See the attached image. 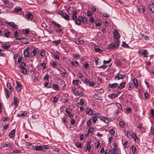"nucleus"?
Segmentation results:
<instances>
[{"mask_svg":"<svg viewBox=\"0 0 154 154\" xmlns=\"http://www.w3.org/2000/svg\"><path fill=\"white\" fill-rule=\"evenodd\" d=\"M49 148L47 145L35 146L34 149L35 151H43L45 149H48Z\"/></svg>","mask_w":154,"mask_h":154,"instance_id":"nucleus-1","label":"nucleus"},{"mask_svg":"<svg viewBox=\"0 0 154 154\" xmlns=\"http://www.w3.org/2000/svg\"><path fill=\"white\" fill-rule=\"evenodd\" d=\"M114 43H111L109 47V49H112L114 48L118 47L119 45V40L118 39H115Z\"/></svg>","mask_w":154,"mask_h":154,"instance_id":"nucleus-2","label":"nucleus"},{"mask_svg":"<svg viewBox=\"0 0 154 154\" xmlns=\"http://www.w3.org/2000/svg\"><path fill=\"white\" fill-rule=\"evenodd\" d=\"M26 65L25 63L23 62L21 63L20 65V71L22 73L24 74H26L27 72V70L25 67Z\"/></svg>","mask_w":154,"mask_h":154,"instance_id":"nucleus-3","label":"nucleus"},{"mask_svg":"<svg viewBox=\"0 0 154 154\" xmlns=\"http://www.w3.org/2000/svg\"><path fill=\"white\" fill-rule=\"evenodd\" d=\"M139 54L140 55L143 56L145 57H148L149 56L148 52L146 50L140 51Z\"/></svg>","mask_w":154,"mask_h":154,"instance_id":"nucleus-4","label":"nucleus"},{"mask_svg":"<svg viewBox=\"0 0 154 154\" xmlns=\"http://www.w3.org/2000/svg\"><path fill=\"white\" fill-rule=\"evenodd\" d=\"M65 110L66 113L69 118H72L73 117V115L71 114L72 109L68 107Z\"/></svg>","mask_w":154,"mask_h":154,"instance_id":"nucleus-5","label":"nucleus"},{"mask_svg":"<svg viewBox=\"0 0 154 154\" xmlns=\"http://www.w3.org/2000/svg\"><path fill=\"white\" fill-rule=\"evenodd\" d=\"M29 48L27 47L24 50L23 54L25 57H28L30 56V53L29 51Z\"/></svg>","mask_w":154,"mask_h":154,"instance_id":"nucleus-6","label":"nucleus"},{"mask_svg":"<svg viewBox=\"0 0 154 154\" xmlns=\"http://www.w3.org/2000/svg\"><path fill=\"white\" fill-rule=\"evenodd\" d=\"M6 24L10 26L11 27L14 29H17L18 28L17 25H15L14 22H7Z\"/></svg>","mask_w":154,"mask_h":154,"instance_id":"nucleus-7","label":"nucleus"},{"mask_svg":"<svg viewBox=\"0 0 154 154\" xmlns=\"http://www.w3.org/2000/svg\"><path fill=\"white\" fill-rule=\"evenodd\" d=\"M125 75H123L122 74H120L119 73L117 74L115 76V80H119L121 79H123Z\"/></svg>","mask_w":154,"mask_h":154,"instance_id":"nucleus-8","label":"nucleus"},{"mask_svg":"<svg viewBox=\"0 0 154 154\" xmlns=\"http://www.w3.org/2000/svg\"><path fill=\"white\" fill-rule=\"evenodd\" d=\"M16 83L17 84V86L16 87V90L18 92H20L22 88V86L19 82L16 81Z\"/></svg>","mask_w":154,"mask_h":154,"instance_id":"nucleus-9","label":"nucleus"},{"mask_svg":"<svg viewBox=\"0 0 154 154\" xmlns=\"http://www.w3.org/2000/svg\"><path fill=\"white\" fill-rule=\"evenodd\" d=\"M86 112L87 114L90 116H92L94 114L93 110L88 107L86 109Z\"/></svg>","mask_w":154,"mask_h":154,"instance_id":"nucleus-10","label":"nucleus"},{"mask_svg":"<svg viewBox=\"0 0 154 154\" xmlns=\"http://www.w3.org/2000/svg\"><path fill=\"white\" fill-rule=\"evenodd\" d=\"M27 113L26 111H21L17 113V116L18 117H25L27 115Z\"/></svg>","mask_w":154,"mask_h":154,"instance_id":"nucleus-11","label":"nucleus"},{"mask_svg":"<svg viewBox=\"0 0 154 154\" xmlns=\"http://www.w3.org/2000/svg\"><path fill=\"white\" fill-rule=\"evenodd\" d=\"M60 13L62 17L66 20H69V16L66 13L63 12L62 11L60 12Z\"/></svg>","mask_w":154,"mask_h":154,"instance_id":"nucleus-12","label":"nucleus"},{"mask_svg":"<svg viewBox=\"0 0 154 154\" xmlns=\"http://www.w3.org/2000/svg\"><path fill=\"white\" fill-rule=\"evenodd\" d=\"M74 42L77 44H82L84 43V41L82 40H80L79 38H77L74 39Z\"/></svg>","mask_w":154,"mask_h":154,"instance_id":"nucleus-13","label":"nucleus"},{"mask_svg":"<svg viewBox=\"0 0 154 154\" xmlns=\"http://www.w3.org/2000/svg\"><path fill=\"white\" fill-rule=\"evenodd\" d=\"M91 142V141H88L86 142L85 144L87 149L88 152L90 151L91 148V146L90 144Z\"/></svg>","mask_w":154,"mask_h":154,"instance_id":"nucleus-14","label":"nucleus"},{"mask_svg":"<svg viewBox=\"0 0 154 154\" xmlns=\"http://www.w3.org/2000/svg\"><path fill=\"white\" fill-rule=\"evenodd\" d=\"M113 35L115 39H118V38L120 37V35L119 32L115 30L113 32Z\"/></svg>","mask_w":154,"mask_h":154,"instance_id":"nucleus-15","label":"nucleus"},{"mask_svg":"<svg viewBox=\"0 0 154 154\" xmlns=\"http://www.w3.org/2000/svg\"><path fill=\"white\" fill-rule=\"evenodd\" d=\"M77 11L74 10L72 13V19L73 20H75L77 18Z\"/></svg>","mask_w":154,"mask_h":154,"instance_id":"nucleus-16","label":"nucleus"},{"mask_svg":"<svg viewBox=\"0 0 154 154\" xmlns=\"http://www.w3.org/2000/svg\"><path fill=\"white\" fill-rule=\"evenodd\" d=\"M19 102L18 98L16 97H14V102L13 104L15 105V106L16 107L18 106L17 103Z\"/></svg>","mask_w":154,"mask_h":154,"instance_id":"nucleus-17","label":"nucleus"},{"mask_svg":"<svg viewBox=\"0 0 154 154\" xmlns=\"http://www.w3.org/2000/svg\"><path fill=\"white\" fill-rule=\"evenodd\" d=\"M94 49L96 52H99L100 53H101L103 52V50H101L100 47L97 45H95L94 47Z\"/></svg>","mask_w":154,"mask_h":154,"instance_id":"nucleus-18","label":"nucleus"},{"mask_svg":"<svg viewBox=\"0 0 154 154\" xmlns=\"http://www.w3.org/2000/svg\"><path fill=\"white\" fill-rule=\"evenodd\" d=\"M3 35L4 37L8 38L10 35V32L8 29H5V31H3Z\"/></svg>","mask_w":154,"mask_h":154,"instance_id":"nucleus-19","label":"nucleus"},{"mask_svg":"<svg viewBox=\"0 0 154 154\" xmlns=\"http://www.w3.org/2000/svg\"><path fill=\"white\" fill-rule=\"evenodd\" d=\"M34 17V15L31 13H29L27 14L26 18L28 19L32 20L33 19Z\"/></svg>","mask_w":154,"mask_h":154,"instance_id":"nucleus-20","label":"nucleus"},{"mask_svg":"<svg viewBox=\"0 0 154 154\" xmlns=\"http://www.w3.org/2000/svg\"><path fill=\"white\" fill-rule=\"evenodd\" d=\"M20 35L19 33L17 32V31H16L14 33V37L16 38V39L17 40H21L22 39H24L23 38H18V37H19Z\"/></svg>","mask_w":154,"mask_h":154,"instance_id":"nucleus-21","label":"nucleus"},{"mask_svg":"<svg viewBox=\"0 0 154 154\" xmlns=\"http://www.w3.org/2000/svg\"><path fill=\"white\" fill-rule=\"evenodd\" d=\"M15 130L13 129L11 131L9 134V136L10 138H12L14 137V134L15 133Z\"/></svg>","mask_w":154,"mask_h":154,"instance_id":"nucleus-22","label":"nucleus"},{"mask_svg":"<svg viewBox=\"0 0 154 154\" xmlns=\"http://www.w3.org/2000/svg\"><path fill=\"white\" fill-rule=\"evenodd\" d=\"M131 137L133 138L135 141H138L137 140L138 139V138L137 137L136 134L134 133H132Z\"/></svg>","mask_w":154,"mask_h":154,"instance_id":"nucleus-23","label":"nucleus"},{"mask_svg":"<svg viewBox=\"0 0 154 154\" xmlns=\"http://www.w3.org/2000/svg\"><path fill=\"white\" fill-rule=\"evenodd\" d=\"M75 22L78 25H80L81 23L80 16L78 17V18L75 20Z\"/></svg>","mask_w":154,"mask_h":154,"instance_id":"nucleus-24","label":"nucleus"},{"mask_svg":"<svg viewBox=\"0 0 154 154\" xmlns=\"http://www.w3.org/2000/svg\"><path fill=\"white\" fill-rule=\"evenodd\" d=\"M118 96V94H111L108 95V97L111 99L115 98Z\"/></svg>","mask_w":154,"mask_h":154,"instance_id":"nucleus-25","label":"nucleus"},{"mask_svg":"<svg viewBox=\"0 0 154 154\" xmlns=\"http://www.w3.org/2000/svg\"><path fill=\"white\" fill-rule=\"evenodd\" d=\"M118 85V84L117 83H114L113 84H109V87L110 88H114L117 87Z\"/></svg>","mask_w":154,"mask_h":154,"instance_id":"nucleus-26","label":"nucleus"},{"mask_svg":"<svg viewBox=\"0 0 154 154\" xmlns=\"http://www.w3.org/2000/svg\"><path fill=\"white\" fill-rule=\"evenodd\" d=\"M73 84L75 85H77L79 84H81L82 82L78 80H73L72 81Z\"/></svg>","mask_w":154,"mask_h":154,"instance_id":"nucleus-27","label":"nucleus"},{"mask_svg":"<svg viewBox=\"0 0 154 154\" xmlns=\"http://www.w3.org/2000/svg\"><path fill=\"white\" fill-rule=\"evenodd\" d=\"M4 90L6 97L7 99H8L9 98L10 96L9 91L8 89L6 88H5Z\"/></svg>","mask_w":154,"mask_h":154,"instance_id":"nucleus-28","label":"nucleus"},{"mask_svg":"<svg viewBox=\"0 0 154 154\" xmlns=\"http://www.w3.org/2000/svg\"><path fill=\"white\" fill-rule=\"evenodd\" d=\"M7 86L8 88L10 90V93H11L13 91V89L11 86L10 83H7Z\"/></svg>","mask_w":154,"mask_h":154,"instance_id":"nucleus-29","label":"nucleus"},{"mask_svg":"<svg viewBox=\"0 0 154 154\" xmlns=\"http://www.w3.org/2000/svg\"><path fill=\"white\" fill-rule=\"evenodd\" d=\"M60 54L59 53H57L56 54L55 53L53 55V57L55 59L59 60L60 59Z\"/></svg>","mask_w":154,"mask_h":154,"instance_id":"nucleus-30","label":"nucleus"},{"mask_svg":"<svg viewBox=\"0 0 154 154\" xmlns=\"http://www.w3.org/2000/svg\"><path fill=\"white\" fill-rule=\"evenodd\" d=\"M52 88L55 90H59V87L57 84H53Z\"/></svg>","mask_w":154,"mask_h":154,"instance_id":"nucleus-31","label":"nucleus"},{"mask_svg":"<svg viewBox=\"0 0 154 154\" xmlns=\"http://www.w3.org/2000/svg\"><path fill=\"white\" fill-rule=\"evenodd\" d=\"M81 20V22L83 23H85L87 21V19L84 17L80 16Z\"/></svg>","mask_w":154,"mask_h":154,"instance_id":"nucleus-32","label":"nucleus"},{"mask_svg":"<svg viewBox=\"0 0 154 154\" xmlns=\"http://www.w3.org/2000/svg\"><path fill=\"white\" fill-rule=\"evenodd\" d=\"M126 82H124L120 84V85L118 87V88L119 89H122L125 87V85L126 84Z\"/></svg>","mask_w":154,"mask_h":154,"instance_id":"nucleus-33","label":"nucleus"},{"mask_svg":"<svg viewBox=\"0 0 154 154\" xmlns=\"http://www.w3.org/2000/svg\"><path fill=\"white\" fill-rule=\"evenodd\" d=\"M70 64L74 66H77L79 65V63L77 61H72Z\"/></svg>","mask_w":154,"mask_h":154,"instance_id":"nucleus-34","label":"nucleus"},{"mask_svg":"<svg viewBox=\"0 0 154 154\" xmlns=\"http://www.w3.org/2000/svg\"><path fill=\"white\" fill-rule=\"evenodd\" d=\"M113 154H118L119 152V150L117 148H113Z\"/></svg>","mask_w":154,"mask_h":154,"instance_id":"nucleus-35","label":"nucleus"},{"mask_svg":"<svg viewBox=\"0 0 154 154\" xmlns=\"http://www.w3.org/2000/svg\"><path fill=\"white\" fill-rule=\"evenodd\" d=\"M116 106L118 108V109H119V110H121L123 111V110L122 109V106L119 103H116Z\"/></svg>","mask_w":154,"mask_h":154,"instance_id":"nucleus-36","label":"nucleus"},{"mask_svg":"<svg viewBox=\"0 0 154 154\" xmlns=\"http://www.w3.org/2000/svg\"><path fill=\"white\" fill-rule=\"evenodd\" d=\"M133 83L135 86L137 88L138 86V83L137 80L136 79H134L133 80Z\"/></svg>","mask_w":154,"mask_h":154,"instance_id":"nucleus-37","label":"nucleus"},{"mask_svg":"<svg viewBox=\"0 0 154 154\" xmlns=\"http://www.w3.org/2000/svg\"><path fill=\"white\" fill-rule=\"evenodd\" d=\"M94 97L98 100H101L102 97L100 96H99L97 94H95L94 95Z\"/></svg>","mask_w":154,"mask_h":154,"instance_id":"nucleus-38","label":"nucleus"},{"mask_svg":"<svg viewBox=\"0 0 154 154\" xmlns=\"http://www.w3.org/2000/svg\"><path fill=\"white\" fill-rule=\"evenodd\" d=\"M150 10L152 12H154V5L152 4L150 5L149 6Z\"/></svg>","mask_w":154,"mask_h":154,"instance_id":"nucleus-39","label":"nucleus"},{"mask_svg":"<svg viewBox=\"0 0 154 154\" xmlns=\"http://www.w3.org/2000/svg\"><path fill=\"white\" fill-rule=\"evenodd\" d=\"M15 11L17 13H20L22 11V8L20 7H16L14 8Z\"/></svg>","mask_w":154,"mask_h":154,"instance_id":"nucleus-40","label":"nucleus"},{"mask_svg":"<svg viewBox=\"0 0 154 154\" xmlns=\"http://www.w3.org/2000/svg\"><path fill=\"white\" fill-rule=\"evenodd\" d=\"M13 145V144L12 143H6L5 144L4 146V147H8V148H10L11 146H12Z\"/></svg>","mask_w":154,"mask_h":154,"instance_id":"nucleus-41","label":"nucleus"},{"mask_svg":"<svg viewBox=\"0 0 154 154\" xmlns=\"http://www.w3.org/2000/svg\"><path fill=\"white\" fill-rule=\"evenodd\" d=\"M10 47V45H8V46L5 45H2V48L5 50H7Z\"/></svg>","mask_w":154,"mask_h":154,"instance_id":"nucleus-42","label":"nucleus"},{"mask_svg":"<svg viewBox=\"0 0 154 154\" xmlns=\"http://www.w3.org/2000/svg\"><path fill=\"white\" fill-rule=\"evenodd\" d=\"M89 64L87 62H85L83 65V67L85 69H87L89 67Z\"/></svg>","mask_w":154,"mask_h":154,"instance_id":"nucleus-43","label":"nucleus"},{"mask_svg":"<svg viewBox=\"0 0 154 154\" xmlns=\"http://www.w3.org/2000/svg\"><path fill=\"white\" fill-rule=\"evenodd\" d=\"M52 23L55 26L57 27L58 28H60L61 27V25L54 21L52 22Z\"/></svg>","mask_w":154,"mask_h":154,"instance_id":"nucleus-44","label":"nucleus"},{"mask_svg":"<svg viewBox=\"0 0 154 154\" xmlns=\"http://www.w3.org/2000/svg\"><path fill=\"white\" fill-rule=\"evenodd\" d=\"M61 42V40L60 39L53 41V43H55L56 45H57L58 44H60Z\"/></svg>","mask_w":154,"mask_h":154,"instance_id":"nucleus-45","label":"nucleus"},{"mask_svg":"<svg viewBox=\"0 0 154 154\" xmlns=\"http://www.w3.org/2000/svg\"><path fill=\"white\" fill-rule=\"evenodd\" d=\"M124 148H126L129 146V143L127 141H126L123 143Z\"/></svg>","mask_w":154,"mask_h":154,"instance_id":"nucleus-46","label":"nucleus"},{"mask_svg":"<svg viewBox=\"0 0 154 154\" xmlns=\"http://www.w3.org/2000/svg\"><path fill=\"white\" fill-rule=\"evenodd\" d=\"M131 149L133 153H134L136 152V148L135 146H132L131 147Z\"/></svg>","mask_w":154,"mask_h":154,"instance_id":"nucleus-47","label":"nucleus"},{"mask_svg":"<svg viewBox=\"0 0 154 154\" xmlns=\"http://www.w3.org/2000/svg\"><path fill=\"white\" fill-rule=\"evenodd\" d=\"M45 87L48 88H50L51 87V84H50L49 82H46L45 85Z\"/></svg>","mask_w":154,"mask_h":154,"instance_id":"nucleus-48","label":"nucleus"},{"mask_svg":"<svg viewBox=\"0 0 154 154\" xmlns=\"http://www.w3.org/2000/svg\"><path fill=\"white\" fill-rule=\"evenodd\" d=\"M57 64V63L54 61H53L51 63V66L52 68H55L56 67Z\"/></svg>","mask_w":154,"mask_h":154,"instance_id":"nucleus-49","label":"nucleus"},{"mask_svg":"<svg viewBox=\"0 0 154 154\" xmlns=\"http://www.w3.org/2000/svg\"><path fill=\"white\" fill-rule=\"evenodd\" d=\"M112 59L110 58L108 60H104L103 61V63L104 64H106L109 63L111 61Z\"/></svg>","mask_w":154,"mask_h":154,"instance_id":"nucleus-50","label":"nucleus"},{"mask_svg":"<svg viewBox=\"0 0 154 154\" xmlns=\"http://www.w3.org/2000/svg\"><path fill=\"white\" fill-rule=\"evenodd\" d=\"M109 134L112 135H113L115 134V131L113 129H111L109 131Z\"/></svg>","mask_w":154,"mask_h":154,"instance_id":"nucleus-51","label":"nucleus"},{"mask_svg":"<svg viewBox=\"0 0 154 154\" xmlns=\"http://www.w3.org/2000/svg\"><path fill=\"white\" fill-rule=\"evenodd\" d=\"M58 100V99L57 97H54L53 98V99H51V101L54 102L55 103L56 102L57 100Z\"/></svg>","mask_w":154,"mask_h":154,"instance_id":"nucleus-52","label":"nucleus"},{"mask_svg":"<svg viewBox=\"0 0 154 154\" xmlns=\"http://www.w3.org/2000/svg\"><path fill=\"white\" fill-rule=\"evenodd\" d=\"M45 51L44 50H42L40 53V55L42 56H44L45 55Z\"/></svg>","mask_w":154,"mask_h":154,"instance_id":"nucleus-53","label":"nucleus"},{"mask_svg":"<svg viewBox=\"0 0 154 154\" xmlns=\"http://www.w3.org/2000/svg\"><path fill=\"white\" fill-rule=\"evenodd\" d=\"M73 57L74 58H76L78 59H79L80 58V56L79 54H75L73 55Z\"/></svg>","mask_w":154,"mask_h":154,"instance_id":"nucleus-54","label":"nucleus"},{"mask_svg":"<svg viewBox=\"0 0 154 154\" xmlns=\"http://www.w3.org/2000/svg\"><path fill=\"white\" fill-rule=\"evenodd\" d=\"M122 46L126 48H128L129 47V45L125 43L124 42H123Z\"/></svg>","mask_w":154,"mask_h":154,"instance_id":"nucleus-55","label":"nucleus"},{"mask_svg":"<svg viewBox=\"0 0 154 154\" xmlns=\"http://www.w3.org/2000/svg\"><path fill=\"white\" fill-rule=\"evenodd\" d=\"M86 124L88 127H90L91 126V122L90 119H89L86 122Z\"/></svg>","mask_w":154,"mask_h":154,"instance_id":"nucleus-56","label":"nucleus"},{"mask_svg":"<svg viewBox=\"0 0 154 154\" xmlns=\"http://www.w3.org/2000/svg\"><path fill=\"white\" fill-rule=\"evenodd\" d=\"M105 121V123H109L110 121H111V119L109 118H106L105 120H104Z\"/></svg>","mask_w":154,"mask_h":154,"instance_id":"nucleus-57","label":"nucleus"},{"mask_svg":"<svg viewBox=\"0 0 154 154\" xmlns=\"http://www.w3.org/2000/svg\"><path fill=\"white\" fill-rule=\"evenodd\" d=\"M93 131L94 128L92 127H90L89 128L88 132V133H91L93 132Z\"/></svg>","mask_w":154,"mask_h":154,"instance_id":"nucleus-58","label":"nucleus"},{"mask_svg":"<svg viewBox=\"0 0 154 154\" xmlns=\"http://www.w3.org/2000/svg\"><path fill=\"white\" fill-rule=\"evenodd\" d=\"M41 67L43 69H45L46 68V65L45 63H42L41 65Z\"/></svg>","mask_w":154,"mask_h":154,"instance_id":"nucleus-59","label":"nucleus"},{"mask_svg":"<svg viewBox=\"0 0 154 154\" xmlns=\"http://www.w3.org/2000/svg\"><path fill=\"white\" fill-rule=\"evenodd\" d=\"M23 38L24 39H22L23 40L21 41L22 43L24 44H26L28 43L29 42L27 41V40H26L25 38Z\"/></svg>","mask_w":154,"mask_h":154,"instance_id":"nucleus-60","label":"nucleus"},{"mask_svg":"<svg viewBox=\"0 0 154 154\" xmlns=\"http://www.w3.org/2000/svg\"><path fill=\"white\" fill-rule=\"evenodd\" d=\"M77 96H79L80 97H82L84 96V94L82 92H78V94H76Z\"/></svg>","mask_w":154,"mask_h":154,"instance_id":"nucleus-61","label":"nucleus"},{"mask_svg":"<svg viewBox=\"0 0 154 154\" xmlns=\"http://www.w3.org/2000/svg\"><path fill=\"white\" fill-rule=\"evenodd\" d=\"M37 50V49L36 48H35V49L34 50H33L32 51V52L33 55L34 56H35L37 54V51H36Z\"/></svg>","mask_w":154,"mask_h":154,"instance_id":"nucleus-62","label":"nucleus"},{"mask_svg":"<svg viewBox=\"0 0 154 154\" xmlns=\"http://www.w3.org/2000/svg\"><path fill=\"white\" fill-rule=\"evenodd\" d=\"M132 110V109L131 108H128L126 109V112L129 113L131 112Z\"/></svg>","mask_w":154,"mask_h":154,"instance_id":"nucleus-63","label":"nucleus"},{"mask_svg":"<svg viewBox=\"0 0 154 154\" xmlns=\"http://www.w3.org/2000/svg\"><path fill=\"white\" fill-rule=\"evenodd\" d=\"M150 133L153 135H154V126L151 128Z\"/></svg>","mask_w":154,"mask_h":154,"instance_id":"nucleus-64","label":"nucleus"}]
</instances>
